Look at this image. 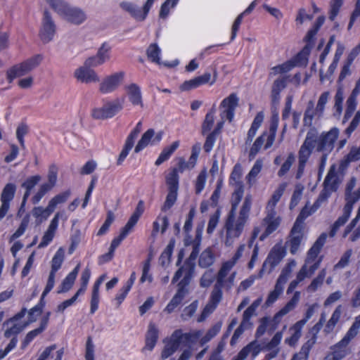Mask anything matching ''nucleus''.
<instances>
[{"label": "nucleus", "instance_id": "15", "mask_svg": "<svg viewBox=\"0 0 360 360\" xmlns=\"http://www.w3.org/2000/svg\"><path fill=\"white\" fill-rule=\"evenodd\" d=\"M16 186L12 183L6 184L1 194V205L0 207V219L4 218L7 214L11 202L14 198Z\"/></svg>", "mask_w": 360, "mask_h": 360}, {"label": "nucleus", "instance_id": "32", "mask_svg": "<svg viewBox=\"0 0 360 360\" xmlns=\"http://www.w3.org/2000/svg\"><path fill=\"white\" fill-rule=\"evenodd\" d=\"M215 262V255L212 248L204 250L199 256L198 266L206 269L211 266Z\"/></svg>", "mask_w": 360, "mask_h": 360}, {"label": "nucleus", "instance_id": "5", "mask_svg": "<svg viewBox=\"0 0 360 360\" xmlns=\"http://www.w3.org/2000/svg\"><path fill=\"white\" fill-rule=\"evenodd\" d=\"M201 240H195L192 246V251L184 264L181 266L174 274L172 283H176L183 275L192 278L195 266V259L200 252Z\"/></svg>", "mask_w": 360, "mask_h": 360}, {"label": "nucleus", "instance_id": "59", "mask_svg": "<svg viewBox=\"0 0 360 360\" xmlns=\"http://www.w3.org/2000/svg\"><path fill=\"white\" fill-rule=\"evenodd\" d=\"M134 145V143L131 142V141L126 139L125 143L124 145V147L121 151V153L119 155V157L117 160V165L120 166L122 165L124 160L128 155L129 151L131 150Z\"/></svg>", "mask_w": 360, "mask_h": 360}, {"label": "nucleus", "instance_id": "11", "mask_svg": "<svg viewBox=\"0 0 360 360\" xmlns=\"http://www.w3.org/2000/svg\"><path fill=\"white\" fill-rule=\"evenodd\" d=\"M125 73L122 71L105 77L99 84V91L102 94L115 91L124 80Z\"/></svg>", "mask_w": 360, "mask_h": 360}, {"label": "nucleus", "instance_id": "39", "mask_svg": "<svg viewBox=\"0 0 360 360\" xmlns=\"http://www.w3.org/2000/svg\"><path fill=\"white\" fill-rule=\"evenodd\" d=\"M244 193L243 185L242 182H238V186L232 195L231 209L228 215L236 216L237 207L240 202Z\"/></svg>", "mask_w": 360, "mask_h": 360}, {"label": "nucleus", "instance_id": "61", "mask_svg": "<svg viewBox=\"0 0 360 360\" xmlns=\"http://www.w3.org/2000/svg\"><path fill=\"white\" fill-rule=\"evenodd\" d=\"M314 116V104L310 101L304 115V125L310 127L312 124V120Z\"/></svg>", "mask_w": 360, "mask_h": 360}, {"label": "nucleus", "instance_id": "16", "mask_svg": "<svg viewBox=\"0 0 360 360\" xmlns=\"http://www.w3.org/2000/svg\"><path fill=\"white\" fill-rule=\"evenodd\" d=\"M280 223L281 219L279 217H276V211L273 208L268 210L267 215L263 219V224L266 226V228L265 231L260 236L259 240H264L269 235L275 231L279 226Z\"/></svg>", "mask_w": 360, "mask_h": 360}, {"label": "nucleus", "instance_id": "62", "mask_svg": "<svg viewBox=\"0 0 360 360\" xmlns=\"http://www.w3.org/2000/svg\"><path fill=\"white\" fill-rule=\"evenodd\" d=\"M360 199V187L357 191L354 192H350V193L345 194V200L347 203L345 206H348L352 210L353 205Z\"/></svg>", "mask_w": 360, "mask_h": 360}, {"label": "nucleus", "instance_id": "50", "mask_svg": "<svg viewBox=\"0 0 360 360\" xmlns=\"http://www.w3.org/2000/svg\"><path fill=\"white\" fill-rule=\"evenodd\" d=\"M296 65H297L296 63L291 62V61H288L281 65L273 67L271 68V71L269 72V77H273L278 74H283V73L288 72Z\"/></svg>", "mask_w": 360, "mask_h": 360}, {"label": "nucleus", "instance_id": "30", "mask_svg": "<svg viewBox=\"0 0 360 360\" xmlns=\"http://www.w3.org/2000/svg\"><path fill=\"white\" fill-rule=\"evenodd\" d=\"M158 339V330L154 323H150L146 336V345L142 351L144 352L146 349L151 351L154 348Z\"/></svg>", "mask_w": 360, "mask_h": 360}, {"label": "nucleus", "instance_id": "31", "mask_svg": "<svg viewBox=\"0 0 360 360\" xmlns=\"http://www.w3.org/2000/svg\"><path fill=\"white\" fill-rule=\"evenodd\" d=\"M105 278V275H101L97 281L95 282L91 293V308L90 312L91 314H94L98 307L99 302V288L102 283L104 281Z\"/></svg>", "mask_w": 360, "mask_h": 360}, {"label": "nucleus", "instance_id": "56", "mask_svg": "<svg viewBox=\"0 0 360 360\" xmlns=\"http://www.w3.org/2000/svg\"><path fill=\"white\" fill-rule=\"evenodd\" d=\"M265 136L266 133H263L262 135L259 136L253 143L252 148H250V153H249V158L250 160H252L255 158L257 153L261 149L262 145L264 143L265 141Z\"/></svg>", "mask_w": 360, "mask_h": 360}, {"label": "nucleus", "instance_id": "36", "mask_svg": "<svg viewBox=\"0 0 360 360\" xmlns=\"http://www.w3.org/2000/svg\"><path fill=\"white\" fill-rule=\"evenodd\" d=\"M352 210L348 206H345L343 208V214L342 216L338 217V219L335 221L333 224L331 231L330 232V236L331 237H333L339 228L342 226H343L348 220L350 214L352 212Z\"/></svg>", "mask_w": 360, "mask_h": 360}, {"label": "nucleus", "instance_id": "47", "mask_svg": "<svg viewBox=\"0 0 360 360\" xmlns=\"http://www.w3.org/2000/svg\"><path fill=\"white\" fill-rule=\"evenodd\" d=\"M233 266L234 262H226L224 263L217 275L216 283L224 285V279Z\"/></svg>", "mask_w": 360, "mask_h": 360}, {"label": "nucleus", "instance_id": "55", "mask_svg": "<svg viewBox=\"0 0 360 360\" xmlns=\"http://www.w3.org/2000/svg\"><path fill=\"white\" fill-rule=\"evenodd\" d=\"M7 79L11 83L15 78L22 75V63L13 65L7 71Z\"/></svg>", "mask_w": 360, "mask_h": 360}, {"label": "nucleus", "instance_id": "53", "mask_svg": "<svg viewBox=\"0 0 360 360\" xmlns=\"http://www.w3.org/2000/svg\"><path fill=\"white\" fill-rule=\"evenodd\" d=\"M285 188V184H281L278 188L274 191L273 193L271 198L268 202L267 205V209L268 210H271L273 208L274 210V207L276 205V203L279 201L281 197L282 196L284 191Z\"/></svg>", "mask_w": 360, "mask_h": 360}, {"label": "nucleus", "instance_id": "23", "mask_svg": "<svg viewBox=\"0 0 360 360\" xmlns=\"http://www.w3.org/2000/svg\"><path fill=\"white\" fill-rule=\"evenodd\" d=\"M288 77H280L277 78L271 86V100L273 108L276 109L280 102V93L287 86V79Z\"/></svg>", "mask_w": 360, "mask_h": 360}, {"label": "nucleus", "instance_id": "9", "mask_svg": "<svg viewBox=\"0 0 360 360\" xmlns=\"http://www.w3.org/2000/svg\"><path fill=\"white\" fill-rule=\"evenodd\" d=\"M183 278L178 283V290L172 299L165 308V311L170 314L172 313L183 301L186 295L188 293V290L186 288L191 280V278L183 275Z\"/></svg>", "mask_w": 360, "mask_h": 360}, {"label": "nucleus", "instance_id": "13", "mask_svg": "<svg viewBox=\"0 0 360 360\" xmlns=\"http://www.w3.org/2000/svg\"><path fill=\"white\" fill-rule=\"evenodd\" d=\"M164 132L162 131H159L155 132V129H148L141 136V139L139 141L137 145L134 148V152L136 153H139L141 150L146 148L148 144L150 145H157L159 143L162 139Z\"/></svg>", "mask_w": 360, "mask_h": 360}, {"label": "nucleus", "instance_id": "63", "mask_svg": "<svg viewBox=\"0 0 360 360\" xmlns=\"http://www.w3.org/2000/svg\"><path fill=\"white\" fill-rule=\"evenodd\" d=\"M295 161V155L293 153H290L286 159V160L281 165L280 170L278 172V175L279 176H283L285 175L290 169L292 165Z\"/></svg>", "mask_w": 360, "mask_h": 360}, {"label": "nucleus", "instance_id": "64", "mask_svg": "<svg viewBox=\"0 0 360 360\" xmlns=\"http://www.w3.org/2000/svg\"><path fill=\"white\" fill-rule=\"evenodd\" d=\"M75 279H76L75 278H74L72 276L68 274L65 277V278L63 281L57 292L58 293H63V292H68V290H70L71 289V288L72 287Z\"/></svg>", "mask_w": 360, "mask_h": 360}, {"label": "nucleus", "instance_id": "51", "mask_svg": "<svg viewBox=\"0 0 360 360\" xmlns=\"http://www.w3.org/2000/svg\"><path fill=\"white\" fill-rule=\"evenodd\" d=\"M160 49L157 44H151L149 45L146 50V55L148 58L153 63L160 64L159 55L160 53Z\"/></svg>", "mask_w": 360, "mask_h": 360}, {"label": "nucleus", "instance_id": "45", "mask_svg": "<svg viewBox=\"0 0 360 360\" xmlns=\"http://www.w3.org/2000/svg\"><path fill=\"white\" fill-rule=\"evenodd\" d=\"M174 245V239H171L160 257V262L162 266H165L170 262V258L172 257Z\"/></svg>", "mask_w": 360, "mask_h": 360}, {"label": "nucleus", "instance_id": "10", "mask_svg": "<svg viewBox=\"0 0 360 360\" xmlns=\"http://www.w3.org/2000/svg\"><path fill=\"white\" fill-rule=\"evenodd\" d=\"M64 251L60 248L51 261V270L50 271L46 285L41 295V299L52 290L55 284V276L56 271L60 268L64 260Z\"/></svg>", "mask_w": 360, "mask_h": 360}, {"label": "nucleus", "instance_id": "12", "mask_svg": "<svg viewBox=\"0 0 360 360\" xmlns=\"http://www.w3.org/2000/svg\"><path fill=\"white\" fill-rule=\"evenodd\" d=\"M291 273V269L289 266H287L283 269L281 275L279 276L276 283L274 290L269 292L268 297L266 300L265 304L269 307L272 304L283 292V286L286 283L288 277Z\"/></svg>", "mask_w": 360, "mask_h": 360}, {"label": "nucleus", "instance_id": "4", "mask_svg": "<svg viewBox=\"0 0 360 360\" xmlns=\"http://www.w3.org/2000/svg\"><path fill=\"white\" fill-rule=\"evenodd\" d=\"M327 238V234L323 233L318 238L316 242L314 243L312 247L309 249L307 253V257L305 260L304 264L302 266L299 272L297 273V278L290 283V286L292 288H295L298 283L303 281L307 276V264L311 261L315 260L320 252L322 247L325 244Z\"/></svg>", "mask_w": 360, "mask_h": 360}, {"label": "nucleus", "instance_id": "41", "mask_svg": "<svg viewBox=\"0 0 360 360\" xmlns=\"http://www.w3.org/2000/svg\"><path fill=\"white\" fill-rule=\"evenodd\" d=\"M349 342L343 338L339 342L331 348L334 360H340L346 355L345 348Z\"/></svg>", "mask_w": 360, "mask_h": 360}, {"label": "nucleus", "instance_id": "49", "mask_svg": "<svg viewBox=\"0 0 360 360\" xmlns=\"http://www.w3.org/2000/svg\"><path fill=\"white\" fill-rule=\"evenodd\" d=\"M221 326V321H219L217 323H215L211 328L208 330L205 335L200 339V345H204L205 344L210 341L214 337H215L220 331Z\"/></svg>", "mask_w": 360, "mask_h": 360}, {"label": "nucleus", "instance_id": "8", "mask_svg": "<svg viewBox=\"0 0 360 360\" xmlns=\"http://www.w3.org/2000/svg\"><path fill=\"white\" fill-rule=\"evenodd\" d=\"M58 169L56 165H51L49 166L47 175L48 181L40 185L37 191L31 198L30 201L32 204L39 203L41 198L56 186L58 179Z\"/></svg>", "mask_w": 360, "mask_h": 360}, {"label": "nucleus", "instance_id": "38", "mask_svg": "<svg viewBox=\"0 0 360 360\" xmlns=\"http://www.w3.org/2000/svg\"><path fill=\"white\" fill-rule=\"evenodd\" d=\"M41 180V176L39 174H37L29 176L24 181V188H25V192L24 193V204L25 203L26 200L30 195L33 188L39 184Z\"/></svg>", "mask_w": 360, "mask_h": 360}, {"label": "nucleus", "instance_id": "35", "mask_svg": "<svg viewBox=\"0 0 360 360\" xmlns=\"http://www.w3.org/2000/svg\"><path fill=\"white\" fill-rule=\"evenodd\" d=\"M71 190L68 189L65 191L55 195L48 203V211L53 212L58 204L65 202L71 195Z\"/></svg>", "mask_w": 360, "mask_h": 360}, {"label": "nucleus", "instance_id": "46", "mask_svg": "<svg viewBox=\"0 0 360 360\" xmlns=\"http://www.w3.org/2000/svg\"><path fill=\"white\" fill-rule=\"evenodd\" d=\"M43 60V56L37 54L24 61V73L28 72L39 65Z\"/></svg>", "mask_w": 360, "mask_h": 360}, {"label": "nucleus", "instance_id": "21", "mask_svg": "<svg viewBox=\"0 0 360 360\" xmlns=\"http://www.w3.org/2000/svg\"><path fill=\"white\" fill-rule=\"evenodd\" d=\"M285 252L281 248L274 247L269 254L266 259L262 265V268L259 273V277L262 276L263 271L267 265L270 266L269 271H271L276 265H278L284 257Z\"/></svg>", "mask_w": 360, "mask_h": 360}, {"label": "nucleus", "instance_id": "18", "mask_svg": "<svg viewBox=\"0 0 360 360\" xmlns=\"http://www.w3.org/2000/svg\"><path fill=\"white\" fill-rule=\"evenodd\" d=\"M120 7L137 21H143L149 12L146 11L145 5L141 8L137 5L129 1L120 2Z\"/></svg>", "mask_w": 360, "mask_h": 360}, {"label": "nucleus", "instance_id": "43", "mask_svg": "<svg viewBox=\"0 0 360 360\" xmlns=\"http://www.w3.org/2000/svg\"><path fill=\"white\" fill-rule=\"evenodd\" d=\"M342 314V306L338 305L335 311H333L332 316L328 320V323L326 325L324 331L326 333H330L332 332L335 326V325L338 323V322L340 320V316Z\"/></svg>", "mask_w": 360, "mask_h": 360}, {"label": "nucleus", "instance_id": "60", "mask_svg": "<svg viewBox=\"0 0 360 360\" xmlns=\"http://www.w3.org/2000/svg\"><path fill=\"white\" fill-rule=\"evenodd\" d=\"M291 330L294 332L289 338L285 340V342L290 346H294L301 337V326H300V323H296Z\"/></svg>", "mask_w": 360, "mask_h": 360}, {"label": "nucleus", "instance_id": "25", "mask_svg": "<svg viewBox=\"0 0 360 360\" xmlns=\"http://www.w3.org/2000/svg\"><path fill=\"white\" fill-rule=\"evenodd\" d=\"M211 79V74L206 72L201 76L196 77L192 79L185 81L181 86V91H190L200 85L208 83Z\"/></svg>", "mask_w": 360, "mask_h": 360}, {"label": "nucleus", "instance_id": "34", "mask_svg": "<svg viewBox=\"0 0 360 360\" xmlns=\"http://www.w3.org/2000/svg\"><path fill=\"white\" fill-rule=\"evenodd\" d=\"M259 352V345H255V342H252L243 347L232 360H245L249 354L251 353L252 356H255Z\"/></svg>", "mask_w": 360, "mask_h": 360}, {"label": "nucleus", "instance_id": "2", "mask_svg": "<svg viewBox=\"0 0 360 360\" xmlns=\"http://www.w3.org/2000/svg\"><path fill=\"white\" fill-rule=\"evenodd\" d=\"M251 205V196L247 195L243 201L237 219H235L236 216L228 215L224 226L226 229V238L224 243L226 246H231L233 244L235 239L238 238L240 236L245 224L249 217Z\"/></svg>", "mask_w": 360, "mask_h": 360}, {"label": "nucleus", "instance_id": "48", "mask_svg": "<svg viewBox=\"0 0 360 360\" xmlns=\"http://www.w3.org/2000/svg\"><path fill=\"white\" fill-rule=\"evenodd\" d=\"M44 300L41 298V302ZM44 304H40L36 305L34 307L31 309L28 313V319L26 322H24V328L31 323L35 322L37 318L41 314L43 311Z\"/></svg>", "mask_w": 360, "mask_h": 360}, {"label": "nucleus", "instance_id": "52", "mask_svg": "<svg viewBox=\"0 0 360 360\" xmlns=\"http://www.w3.org/2000/svg\"><path fill=\"white\" fill-rule=\"evenodd\" d=\"M262 166V160L260 159L257 160L249 174L246 176L247 182L250 186L252 185V181H255V179L261 172Z\"/></svg>", "mask_w": 360, "mask_h": 360}, {"label": "nucleus", "instance_id": "20", "mask_svg": "<svg viewBox=\"0 0 360 360\" xmlns=\"http://www.w3.org/2000/svg\"><path fill=\"white\" fill-rule=\"evenodd\" d=\"M124 89L128 97L129 101L133 105L143 108V102L141 87L136 83H130L124 86Z\"/></svg>", "mask_w": 360, "mask_h": 360}, {"label": "nucleus", "instance_id": "28", "mask_svg": "<svg viewBox=\"0 0 360 360\" xmlns=\"http://www.w3.org/2000/svg\"><path fill=\"white\" fill-rule=\"evenodd\" d=\"M51 316V312L48 311L46 314L41 318L40 321V326L39 328L30 331L25 336L24 339V347L27 345L34 338L41 334L47 327L49 317Z\"/></svg>", "mask_w": 360, "mask_h": 360}, {"label": "nucleus", "instance_id": "37", "mask_svg": "<svg viewBox=\"0 0 360 360\" xmlns=\"http://www.w3.org/2000/svg\"><path fill=\"white\" fill-rule=\"evenodd\" d=\"M315 342L314 337L307 341L301 347L300 351L293 355L291 360H307L309 351L315 344Z\"/></svg>", "mask_w": 360, "mask_h": 360}, {"label": "nucleus", "instance_id": "7", "mask_svg": "<svg viewBox=\"0 0 360 360\" xmlns=\"http://www.w3.org/2000/svg\"><path fill=\"white\" fill-rule=\"evenodd\" d=\"M57 25L53 18L52 13L48 10H44L41 21L39 37L43 44L51 41L56 33Z\"/></svg>", "mask_w": 360, "mask_h": 360}, {"label": "nucleus", "instance_id": "33", "mask_svg": "<svg viewBox=\"0 0 360 360\" xmlns=\"http://www.w3.org/2000/svg\"><path fill=\"white\" fill-rule=\"evenodd\" d=\"M300 292L296 291L291 300L285 305V307L276 314L274 317V320L276 322H278L282 316L291 311L295 307L300 300Z\"/></svg>", "mask_w": 360, "mask_h": 360}, {"label": "nucleus", "instance_id": "6", "mask_svg": "<svg viewBox=\"0 0 360 360\" xmlns=\"http://www.w3.org/2000/svg\"><path fill=\"white\" fill-rule=\"evenodd\" d=\"M124 98H117L108 101L101 108H95L91 115L94 120H107L113 117L123 109Z\"/></svg>", "mask_w": 360, "mask_h": 360}, {"label": "nucleus", "instance_id": "44", "mask_svg": "<svg viewBox=\"0 0 360 360\" xmlns=\"http://www.w3.org/2000/svg\"><path fill=\"white\" fill-rule=\"evenodd\" d=\"M49 4L60 15L64 17L70 5L63 0H49Z\"/></svg>", "mask_w": 360, "mask_h": 360}, {"label": "nucleus", "instance_id": "58", "mask_svg": "<svg viewBox=\"0 0 360 360\" xmlns=\"http://www.w3.org/2000/svg\"><path fill=\"white\" fill-rule=\"evenodd\" d=\"M360 159V147L359 148H352L345 160L341 162V167H347L351 162H354Z\"/></svg>", "mask_w": 360, "mask_h": 360}, {"label": "nucleus", "instance_id": "54", "mask_svg": "<svg viewBox=\"0 0 360 360\" xmlns=\"http://www.w3.org/2000/svg\"><path fill=\"white\" fill-rule=\"evenodd\" d=\"M326 275V269H323L307 287V291L311 292H315L317 288L323 284Z\"/></svg>", "mask_w": 360, "mask_h": 360}, {"label": "nucleus", "instance_id": "40", "mask_svg": "<svg viewBox=\"0 0 360 360\" xmlns=\"http://www.w3.org/2000/svg\"><path fill=\"white\" fill-rule=\"evenodd\" d=\"M179 146V141H176L172 143L170 146L165 147L161 153L160 154L158 158L155 161V165L159 166L166 160H167L171 155L177 149Z\"/></svg>", "mask_w": 360, "mask_h": 360}, {"label": "nucleus", "instance_id": "57", "mask_svg": "<svg viewBox=\"0 0 360 360\" xmlns=\"http://www.w3.org/2000/svg\"><path fill=\"white\" fill-rule=\"evenodd\" d=\"M217 276L212 269L207 270L202 276L200 284L202 288L209 287L214 281Z\"/></svg>", "mask_w": 360, "mask_h": 360}, {"label": "nucleus", "instance_id": "42", "mask_svg": "<svg viewBox=\"0 0 360 360\" xmlns=\"http://www.w3.org/2000/svg\"><path fill=\"white\" fill-rule=\"evenodd\" d=\"M222 288L223 285L215 283L212 291L209 303L207 304L210 306L212 309H215L217 304L220 302L222 298Z\"/></svg>", "mask_w": 360, "mask_h": 360}, {"label": "nucleus", "instance_id": "19", "mask_svg": "<svg viewBox=\"0 0 360 360\" xmlns=\"http://www.w3.org/2000/svg\"><path fill=\"white\" fill-rule=\"evenodd\" d=\"M74 77L79 82L86 84L99 82V77L96 72L85 64L75 70Z\"/></svg>", "mask_w": 360, "mask_h": 360}, {"label": "nucleus", "instance_id": "14", "mask_svg": "<svg viewBox=\"0 0 360 360\" xmlns=\"http://www.w3.org/2000/svg\"><path fill=\"white\" fill-rule=\"evenodd\" d=\"M238 102L239 98L234 93L225 98L220 104V108L223 109L220 114L221 118L226 117L230 122H232Z\"/></svg>", "mask_w": 360, "mask_h": 360}, {"label": "nucleus", "instance_id": "22", "mask_svg": "<svg viewBox=\"0 0 360 360\" xmlns=\"http://www.w3.org/2000/svg\"><path fill=\"white\" fill-rule=\"evenodd\" d=\"M22 318V309L18 312L16 315L8 320L4 326L6 329L4 335L6 338L16 337V335L22 330V325L18 323L20 319Z\"/></svg>", "mask_w": 360, "mask_h": 360}, {"label": "nucleus", "instance_id": "3", "mask_svg": "<svg viewBox=\"0 0 360 360\" xmlns=\"http://www.w3.org/2000/svg\"><path fill=\"white\" fill-rule=\"evenodd\" d=\"M179 168H172L165 177L166 185L167 186V195L164 205L162 207V211L169 210L176 202L178 195L179 176L178 172H183L186 169H191L188 162H185L184 158H180L178 163Z\"/></svg>", "mask_w": 360, "mask_h": 360}, {"label": "nucleus", "instance_id": "27", "mask_svg": "<svg viewBox=\"0 0 360 360\" xmlns=\"http://www.w3.org/2000/svg\"><path fill=\"white\" fill-rule=\"evenodd\" d=\"M191 333H183L181 330H176L172 334L169 342L178 349L181 345L187 346L191 342Z\"/></svg>", "mask_w": 360, "mask_h": 360}, {"label": "nucleus", "instance_id": "26", "mask_svg": "<svg viewBox=\"0 0 360 360\" xmlns=\"http://www.w3.org/2000/svg\"><path fill=\"white\" fill-rule=\"evenodd\" d=\"M340 181L336 171V166L333 165L330 166L329 171L323 181V186L328 188L330 191H336Z\"/></svg>", "mask_w": 360, "mask_h": 360}, {"label": "nucleus", "instance_id": "17", "mask_svg": "<svg viewBox=\"0 0 360 360\" xmlns=\"http://www.w3.org/2000/svg\"><path fill=\"white\" fill-rule=\"evenodd\" d=\"M303 236V227H300L299 225H293L289 236L290 238L285 243L292 255L296 254L298 251Z\"/></svg>", "mask_w": 360, "mask_h": 360}, {"label": "nucleus", "instance_id": "24", "mask_svg": "<svg viewBox=\"0 0 360 360\" xmlns=\"http://www.w3.org/2000/svg\"><path fill=\"white\" fill-rule=\"evenodd\" d=\"M62 216L60 212H57L53 219L51 221V223L49 226L47 231L45 232L44 235L41 238V241L40 242L38 248H44L46 246L53 238L55 232L57 229L58 225L59 218Z\"/></svg>", "mask_w": 360, "mask_h": 360}, {"label": "nucleus", "instance_id": "29", "mask_svg": "<svg viewBox=\"0 0 360 360\" xmlns=\"http://www.w3.org/2000/svg\"><path fill=\"white\" fill-rule=\"evenodd\" d=\"M63 18L71 23L79 25L85 20L86 15L82 9L70 6Z\"/></svg>", "mask_w": 360, "mask_h": 360}, {"label": "nucleus", "instance_id": "1", "mask_svg": "<svg viewBox=\"0 0 360 360\" xmlns=\"http://www.w3.org/2000/svg\"><path fill=\"white\" fill-rule=\"evenodd\" d=\"M339 136V129L332 128L327 132L319 134L317 129L311 128L307 133L305 139L298 151V167L296 179H299L304 173L306 164L314 149L321 153L330 154L335 147V143Z\"/></svg>", "mask_w": 360, "mask_h": 360}]
</instances>
